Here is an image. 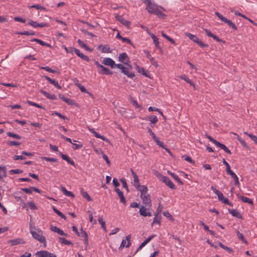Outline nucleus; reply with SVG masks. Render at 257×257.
<instances>
[{
  "label": "nucleus",
  "instance_id": "1",
  "mask_svg": "<svg viewBox=\"0 0 257 257\" xmlns=\"http://www.w3.org/2000/svg\"><path fill=\"white\" fill-rule=\"evenodd\" d=\"M144 2L147 5L146 9L149 13L155 14L161 18H165L166 15L161 11V9L165 11L163 7L158 6L155 3L152 2L151 0H144Z\"/></svg>",
  "mask_w": 257,
  "mask_h": 257
},
{
  "label": "nucleus",
  "instance_id": "2",
  "mask_svg": "<svg viewBox=\"0 0 257 257\" xmlns=\"http://www.w3.org/2000/svg\"><path fill=\"white\" fill-rule=\"evenodd\" d=\"M154 174L160 181L165 183V184L169 188L172 189H174L175 188V185L167 177L163 176L158 171H155Z\"/></svg>",
  "mask_w": 257,
  "mask_h": 257
},
{
  "label": "nucleus",
  "instance_id": "3",
  "mask_svg": "<svg viewBox=\"0 0 257 257\" xmlns=\"http://www.w3.org/2000/svg\"><path fill=\"white\" fill-rule=\"evenodd\" d=\"M33 237L40 242L44 243V247L46 246V242L45 237L42 235V231L40 229H36V230H31L30 231Z\"/></svg>",
  "mask_w": 257,
  "mask_h": 257
},
{
  "label": "nucleus",
  "instance_id": "4",
  "mask_svg": "<svg viewBox=\"0 0 257 257\" xmlns=\"http://www.w3.org/2000/svg\"><path fill=\"white\" fill-rule=\"evenodd\" d=\"M215 14L222 22L227 24L230 27L232 28L234 31L237 30L236 26L231 20H228L218 12H216Z\"/></svg>",
  "mask_w": 257,
  "mask_h": 257
},
{
  "label": "nucleus",
  "instance_id": "5",
  "mask_svg": "<svg viewBox=\"0 0 257 257\" xmlns=\"http://www.w3.org/2000/svg\"><path fill=\"white\" fill-rule=\"evenodd\" d=\"M141 198L142 199L143 204L146 207H150L151 206V200L149 194H141Z\"/></svg>",
  "mask_w": 257,
  "mask_h": 257
},
{
  "label": "nucleus",
  "instance_id": "6",
  "mask_svg": "<svg viewBox=\"0 0 257 257\" xmlns=\"http://www.w3.org/2000/svg\"><path fill=\"white\" fill-rule=\"evenodd\" d=\"M36 255L37 257H56L55 254L50 253L46 250L37 251L36 253Z\"/></svg>",
  "mask_w": 257,
  "mask_h": 257
},
{
  "label": "nucleus",
  "instance_id": "7",
  "mask_svg": "<svg viewBox=\"0 0 257 257\" xmlns=\"http://www.w3.org/2000/svg\"><path fill=\"white\" fill-rule=\"evenodd\" d=\"M187 36L194 42L197 43L201 47H204L205 45L194 35L191 33H187Z\"/></svg>",
  "mask_w": 257,
  "mask_h": 257
},
{
  "label": "nucleus",
  "instance_id": "8",
  "mask_svg": "<svg viewBox=\"0 0 257 257\" xmlns=\"http://www.w3.org/2000/svg\"><path fill=\"white\" fill-rule=\"evenodd\" d=\"M102 64L110 66L111 68L115 67V62L110 58H104L102 60Z\"/></svg>",
  "mask_w": 257,
  "mask_h": 257
},
{
  "label": "nucleus",
  "instance_id": "9",
  "mask_svg": "<svg viewBox=\"0 0 257 257\" xmlns=\"http://www.w3.org/2000/svg\"><path fill=\"white\" fill-rule=\"evenodd\" d=\"M119 61L124 64H127L129 62V58L125 53H122L119 54L118 57Z\"/></svg>",
  "mask_w": 257,
  "mask_h": 257
},
{
  "label": "nucleus",
  "instance_id": "10",
  "mask_svg": "<svg viewBox=\"0 0 257 257\" xmlns=\"http://www.w3.org/2000/svg\"><path fill=\"white\" fill-rule=\"evenodd\" d=\"M131 235H128L126 236V238L125 240H123L121 242V243L120 245L119 248H121L125 246L126 247H128L130 246L131 243Z\"/></svg>",
  "mask_w": 257,
  "mask_h": 257
},
{
  "label": "nucleus",
  "instance_id": "11",
  "mask_svg": "<svg viewBox=\"0 0 257 257\" xmlns=\"http://www.w3.org/2000/svg\"><path fill=\"white\" fill-rule=\"evenodd\" d=\"M145 206H141L140 208V214L141 215L146 216H151L152 213L147 211V209Z\"/></svg>",
  "mask_w": 257,
  "mask_h": 257
},
{
  "label": "nucleus",
  "instance_id": "12",
  "mask_svg": "<svg viewBox=\"0 0 257 257\" xmlns=\"http://www.w3.org/2000/svg\"><path fill=\"white\" fill-rule=\"evenodd\" d=\"M28 24L33 26L35 28H43V27H44L48 26V24H45V23H37L36 22H35V21H32V20L29 21L28 23Z\"/></svg>",
  "mask_w": 257,
  "mask_h": 257
},
{
  "label": "nucleus",
  "instance_id": "13",
  "mask_svg": "<svg viewBox=\"0 0 257 257\" xmlns=\"http://www.w3.org/2000/svg\"><path fill=\"white\" fill-rule=\"evenodd\" d=\"M98 72L99 74H107V75H111L112 72L110 71L108 68L104 67L103 65H101L98 69Z\"/></svg>",
  "mask_w": 257,
  "mask_h": 257
},
{
  "label": "nucleus",
  "instance_id": "14",
  "mask_svg": "<svg viewBox=\"0 0 257 257\" xmlns=\"http://www.w3.org/2000/svg\"><path fill=\"white\" fill-rule=\"evenodd\" d=\"M72 49L74 51L75 54L82 59L85 60L87 62L89 61V58L87 56L81 53L78 49L76 48H72Z\"/></svg>",
  "mask_w": 257,
  "mask_h": 257
},
{
  "label": "nucleus",
  "instance_id": "15",
  "mask_svg": "<svg viewBox=\"0 0 257 257\" xmlns=\"http://www.w3.org/2000/svg\"><path fill=\"white\" fill-rule=\"evenodd\" d=\"M115 17L117 21L121 23L125 26L127 27H129L130 23L128 21L125 20L122 16H119V15H116Z\"/></svg>",
  "mask_w": 257,
  "mask_h": 257
},
{
  "label": "nucleus",
  "instance_id": "16",
  "mask_svg": "<svg viewBox=\"0 0 257 257\" xmlns=\"http://www.w3.org/2000/svg\"><path fill=\"white\" fill-rule=\"evenodd\" d=\"M128 68L124 67L121 72L127 76V77L130 78H133L135 76V74L133 72L129 71V70L132 68V66L128 65Z\"/></svg>",
  "mask_w": 257,
  "mask_h": 257
},
{
  "label": "nucleus",
  "instance_id": "17",
  "mask_svg": "<svg viewBox=\"0 0 257 257\" xmlns=\"http://www.w3.org/2000/svg\"><path fill=\"white\" fill-rule=\"evenodd\" d=\"M44 77L48 80L51 84L53 85L58 89H61V86L59 84L58 82L55 79H52L47 76H44Z\"/></svg>",
  "mask_w": 257,
  "mask_h": 257
},
{
  "label": "nucleus",
  "instance_id": "18",
  "mask_svg": "<svg viewBox=\"0 0 257 257\" xmlns=\"http://www.w3.org/2000/svg\"><path fill=\"white\" fill-rule=\"evenodd\" d=\"M135 188L141 192V194H148V188L145 185H141L140 184L135 187Z\"/></svg>",
  "mask_w": 257,
  "mask_h": 257
},
{
  "label": "nucleus",
  "instance_id": "19",
  "mask_svg": "<svg viewBox=\"0 0 257 257\" xmlns=\"http://www.w3.org/2000/svg\"><path fill=\"white\" fill-rule=\"evenodd\" d=\"M131 172L132 173V174L133 175L134 180H133V185L136 187L139 184H140V181L139 179V177L137 175V174L133 171V169H131Z\"/></svg>",
  "mask_w": 257,
  "mask_h": 257
},
{
  "label": "nucleus",
  "instance_id": "20",
  "mask_svg": "<svg viewBox=\"0 0 257 257\" xmlns=\"http://www.w3.org/2000/svg\"><path fill=\"white\" fill-rule=\"evenodd\" d=\"M97 49L100 50L102 53H111L110 48L108 45H100L98 46Z\"/></svg>",
  "mask_w": 257,
  "mask_h": 257
},
{
  "label": "nucleus",
  "instance_id": "21",
  "mask_svg": "<svg viewBox=\"0 0 257 257\" xmlns=\"http://www.w3.org/2000/svg\"><path fill=\"white\" fill-rule=\"evenodd\" d=\"M211 189L213 190V191L214 192V193L216 194L218 196V199L219 201H222L223 200V199H224V197L223 196V194L220 192L219 191H218V190H217L213 186H212L211 187Z\"/></svg>",
  "mask_w": 257,
  "mask_h": 257
},
{
  "label": "nucleus",
  "instance_id": "22",
  "mask_svg": "<svg viewBox=\"0 0 257 257\" xmlns=\"http://www.w3.org/2000/svg\"><path fill=\"white\" fill-rule=\"evenodd\" d=\"M9 243L11 244L12 246L15 245L19 244H23L24 243V241L23 239L22 238H16L12 240H10L8 241Z\"/></svg>",
  "mask_w": 257,
  "mask_h": 257
},
{
  "label": "nucleus",
  "instance_id": "23",
  "mask_svg": "<svg viewBox=\"0 0 257 257\" xmlns=\"http://www.w3.org/2000/svg\"><path fill=\"white\" fill-rule=\"evenodd\" d=\"M58 96L61 100H63L68 104L72 105L73 104V101L72 99L65 97L63 94H59Z\"/></svg>",
  "mask_w": 257,
  "mask_h": 257
},
{
  "label": "nucleus",
  "instance_id": "24",
  "mask_svg": "<svg viewBox=\"0 0 257 257\" xmlns=\"http://www.w3.org/2000/svg\"><path fill=\"white\" fill-rule=\"evenodd\" d=\"M60 154L62 157V158L65 160L66 161H67V162L73 166H74L75 165V163L69 157H68L67 155H64L63 154H62V153H60Z\"/></svg>",
  "mask_w": 257,
  "mask_h": 257
},
{
  "label": "nucleus",
  "instance_id": "25",
  "mask_svg": "<svg viewBox=\"0 0 257 257\" xmlns=\"http://www.w3.org/2000/svg\"><path fill=\"white\" fill-rule=\"evenodd\" d=\"M237 197L240 200H241L243 202L248 203V204H253V201L249 198L244 197L243 196L237 194Z\"/></svg>",
  "mask_w": 257,
  "mask_h": 257
},
{
  "label": "nucleus",
  "instance_id": "26",
  "mask_svg": "<svg viewBox=\"0 0 257 257\" xmlns=\"http://www.w3.org/2000/svg\"><path fill=\"white\" fill-rule=\"evenodd\" d=\"M72 230H73V231L74 232H75L77 234V235H78V236H83V235H84V237L86 238H87V234H86V232L84 231L82 229L81 230V233H80L78 232V229L76 228V227L75 226H73Z\"/></svg>",
  "mask_w": 257,
  "mask_h": 257
},
{
  "label": "nucleus",
  "instance_id": "27",
  "mask_svg": "<svg viewBox=\"0 0 257 257\" xmlns=\"http://www.w3.org/2000/svg\"><path fill=\"white\" fill-rule=\"evenodd\" d=\"M228 211L233 216L236 217L238 218H240L241 217L240 213L236 209H229Z\"/></svg>",
  "mask_w": 257,
  "mask_h": 257
},
{
  "label": "nucleus",
  "instance_id": "28",
  "mask_svg": "<svg viewBox=\"0 0 257 257\" xmlns=\"http://www.w3.org/2000/svg\"><path fill=\"white\" fill-rule=\"evenodd\" d=\"M227 174L229 175L234 180V183L236 185L239 184L238 178L237 175L231 170L227 173Z\"/></svg>",
  "mask_w": 257,
  "mask_h": 257
},
{
  "label": "nucleus",
  "instance_id": "29",
  "mask_svg": "<svg viewBox=\"0 0 257 257\" xmlns=\"http://www.w3.org/2000/svg\"><path fill=\"white\" fill-rule=\"evenodd\" d=\"M6 169L5 166H0V180L6 177Z\"/></svg>",
  "mask_w": 257,
  "mask_h": 257
},
{
  "label": "nucleus",
  "instance_id": "30",
  "mask_svg": "<svg viewBox=\"0 0 257 257\" xmlns=\"http://www.w3.org/2000/svg\"><path fill=\"white\" fill-rule=\"evenodd\" d=\"M146 119L150 121L151 124H155L158 121L157 117L155 115L148 116Z\"/></svg>",
  "mask_w": 257,
  "mask_h": 257
},
{
  "label": "nucleus",
  "instance_id": "31",
  "mask_svg": "<svg viewBox=\"0 0 257 257\" xmlns=\"http://www.w3.org/2000/svg\"><path fill=\"white\" fill-rule=\"evenodd\" d=\"M61 190L66 196L71 197L72 198L74 197V195L71 192L67 190L65 187H62L61 188Z\"/></svg>",
  "mask_w": 257,
  "mask_h": 257
},
{
  "label": "nucleus",
  "instance_id": "32",
  "mask_svg": "<svg viewBox=\"0 0 257 257\" xmlns=\"http://www.w3.org/2000/svg\"><path fill=\"white\" fill-rule=\"evenodd\" d=\"M208 36L212 37L214 40H216L218 42H221L224 43L225 41L220 39L219 37L216 36L214 33H207Z\"/></svg>",
  "mask_w": 257,
  "mask_h": 257
},
{
  "label": "nucleus",
  "instance_id": "33",
  "mask_svg": "<svg viewBox=\"0 0 257 257\" xmlns=\"http://www.w3.org/2000/svg\"><path fill=\"white\" fill-rule=\"evenodd\" d=\"M216 146H217V147L220 148L221 149L223 150L225 152H226L229 154H231L230 151L224 145L218 142V143L217 144Z\"/></svg>",
  "mask_w": 257,
  "mask_h": 257
},
{
  "label": "nucleus",
  "instance_id": "34",
  "mask_svg": "<svg viewBox=\"0 0 257 257\" xmlns=\"http://www.w3.org/2000/svg\"><path fill=\"white\" fill-rule=\"evenodd\" d=\"M99 223L100 224L101 227L103 229V230L106 231V227L105 226V222L103 220V216H99V218L98 219Z\"/></svg>",
  "mask_w": 257,
  "mask_h": 257
},
{
  "label": "nucleus",
  "instance_id": "35",
  "mask_svg": "<svg viewBox=\"0 0 257 257\" xmlns=\"http://www.w3.org/2000/svg\"><path fill=\"white\" fill-rule=\"evenodd\" d=\"M116 37L117 39L121 40L123 42L131 44V41L130 39H127V38H124V37L121 36L120 35L119 33L117 34Z\"/></svg>",
  "mask_w": 257,
  "mask_h": 257
},
{
  "label": "nucleus",
  "instance_id": "36",
  "mask_svg": "<svg viewBox=\"0 0 257 257\" xmlns=\"http://www.w3.org/2000/svg\"><path fill=\"white\" fill-rule=\"evenodd\" d=\"M179 77L181 79L185 80L187 83H189L191 85H192V86H194V84L192 82V81L191 80H190L189 79V78L186 75H184H184H182L180 76Z\"/></svg>",
  "mask_w": 257,
  "mask_h": 257
},
{
  "label": "nucleus",
  "instance_id": "37",
  "mask_svg": "<svg viewBox=\"0 0 257 257\" xmlns=\"http://www.w3.org/2000/svg\"><path fill=\"white\" fill-rule=\"evenodd\" d=\"M168 173L170 174L174 179L175 180H176L177 182H178L179 184H182V182L181 180V179L179 178L178 175L175 174L174 173H172L170 171H168Z\"/></svg>",
  "mask_w": 257,
  "mask_h": 257
},
{
  "label": "nucleus",
  "instance_id": "38",
  "mask_svg": "<svg viewBox=\"0 0 257 257\" xmlns=\"http://www.w3.org/2000/svg\"><path fill=\"white\" fill-rule=\"evenodd\" d=\"M59 241L62 243V244H66V245H71L72 244V243L71 241L66 239L65 238H63V237H59Z\"/></svg>",
  "mask_w": 257,
  "mask_h": 257
},
{
  "label": "nucleus",
  "instance_id": "39",
  "mask_svg": "<svg viewBox=\"0 0 257 257\" xmlns=\"http://www.w3.org/2000/svg\"><path fill=\"white\" fill-rule=\"evenodd\" d=\"M151 37H152V38L153 40V42H154L156 47L157 48H160V47H159V42L158 39L157 38V37L156 36H155L153 34H152L151 35Z\"/></svg>",
  "mask_w": 257,
  "mask_h": 257
},
{
  "label": "nucleus",
  "instance_id": "40",
  "mask_svg": "<svg viewBox=\"0 0 257 257\" xmlns=\"http://www.w3.org/2000/svg\"><path fill=\"white\" fill-rule=\"evenodd\" d=\"M53 210L58 215H59V216H60L61 217L64 219H66V216L62 212H61L54 206L53 207Z\"/></svg>",
  "mask_w": 257,
  "mask_h": 257
},
{
  "label": "nucleus",
  "instance_id": "41",
  "mask_svg": "<svg viewBox=\"0 0 257 257\" xmlns=\"http://www.w3.org/2000/svg\"><path fill=\"white\" fill-rule=\"evenodd\" d=\"M29 8H35L37 10H43L45 11L46 10V8L41 6L40 5L37 4V5H34L31 6L29 7Z\"/></svg>",
  "mask_w": 257,
  "mask_h": 257
},
{
  "label": "nucleus",
  "instance_id": "42",
  "mask_svg": "<svg viewBox=\"0 0 257 257\" xmlns=\"http://www.w3.org/2000/svg\"><path fill=\"white\" fill-rule=\"evenodd\" d=\"M7 134L9 137H12L16 139L20 140L21 139V136L12 132H7Z\"/></svg>",
  "mask_w": 257,
  "mask_h": 257
},
{
  "label": "nucleus",
  "instance_id": "43",
  "mask_svg": "<svg viewBox=\"0 0 257 257\" xmlns=\"http://www.w3.org/2000/svg\"><path fill=\"white\" fill-rule=\"evenodd\" d=\"M101 154L102 155V157L103 159L106 161V163L109 165L110 164V162L108 158V157L103 153L102 150L100 151Z\"/></svg>",
  "mask_w": 257,
  "mask_h": 257
},
{
  "label": "nucleus",
  "instance_id": "44",
  "mask_svg": "<svg viewBox=\"0 0 257 257\" xmlns=\"http://www.w3.org/2000/svg\"><path fill=\"white\" fill-rule=\"evenodd\" d=\"M27 205L31 209L35 210L37 209L36 204L32 201L27 202Z\"/></svg>",
  "mask_w": 257,
  "mask_h": 257
},
{
  "label": "nucleus",
  "instance_id": "45",
  "mask_svg": "<svg viewBox=\"0 0 257 257\" xmlns=\"http://www.w3.org/2000/svg\"><path fill=\"white\" fill-rule=\"evenodd\" d=\"M219 245L220 247H221L222 248H223V249L224 250H227L228 252H231L232 251V249L224 245H223L222 243H221V242H219Z\"/></svg>",
  "mask_w": 257,
  "mask_h": 257
},
{
  "label": "nucleus",
  "instance_id": "46",
  "mask_svg": "<svg viewBox=\"0 0 257 257\" xmlns=\"http://www.w3.org/2000/svg\"><path fill=\"white\" fill-rule=\"evenodd\" d=\"M93 134L96 138L101 139V140L104 141L108 142V140L107 139H106L103 136H101L98 134L96 132H95V133Z\"/></svg>",
  "mask_w": 257,
  "mask_h": 257
},
{
  "label": "nucleus",
  "instance_id": "47",
  "mask_svg": "<svg viewBox=\"0 0 257 257\" xmlns=\"http://www.w3.org/2000/svg\"><path fill=\"white\" fill-rule=\"evenodd\" d=\"M222 162H223V163L225 165V166H226V173H228V172H229V171H231L229 164L225 161V160L224 159H223Z\"/></svg>",
  "mask_w": 257,
  "mask_h": 257
},
{
  "label": "nucleus",
  "instance_id": "48",
  "mask_svg": "<svg viewBox=\"0 0 257 257\" xmlns=\"http://www.w3.org/2000/svg\"><path fill=\"white\" fill-rule=\"evenodd\" d=\"M156 144L160 147L164 148V144L161 142L157 137L153 139Z\"/></svg>",
  "mask_w": 257,
  "mask_h": 257
},
{
  "label": "nucleus",
  "instance_id": "49",
  "mask_svg": "<svg viewBox=\"0 0 257 257\" xmlns=\"http://www.w3.org/2000/svg\"><path fill=\"white\" fill-rule=\"evenodd\" d=\"M233 134H234V135H236L237 136V139L243 147L246 146V144L245 142L240 137H239L238 135H237L235 133H233Z\"/></svg>",
  "mask_w": 257,
  "mask_h": 257
},
{
  "label": "nucleus",
  "instance_id": "50",
  "mask_svg": "<svg viewBox=\"0 0 257 257\" xmlns=\"http://www.w3.org/2000/svg\"><path fill=\"white\" fill-rule=\"evenodd\" d=\"M41 159L42 160H44L45 161H50V162H55L57 161V159L54 158H48L46 157H41Z\"/></svg>",
  "mask_w": 257,
  "mask_h": 257
},
{
  "label": "nucleus",
  "instance_id": "51",
  "mask_svg": "<svg viewBox=\"0 0 257 257\" xmlns=\"http://www.w3.org/2000/svg\"><path fill=\"white\" fill-rule=\"evenodd\" d=\"M88 213H89V219L90 222L91 223H92L93 224H96V220L93 219L92 213L91 212H90V211H88Z\"/></svg>",
  "mask_w": 257,
  "mask_h": 257
},
{
  "label": "nucleus",
  "instance_id": "52",
  "mask_svg": "<svg viewBox=\"0 0 257 257\" xmlns=\"http://www.w3.org/2000/svg\"><path fill=\"white\" fill-rule=\"evenodd\" d=\"M162 36L165 38L166 39H167V40H168L171 43L173 44H175V41L171 38L170 37H169L168 35H167L166 34V33H162Z\"/></svg>",
  "mask_w": 257,
  "mask_h": 257
},
{
  "label": "nucleus",
  "instance_id": "53",
  "mask_svg": "<svg viewBox=\"0 0 257 257\" xmlns=\"http://www.w3.org/2000/svg\"><path fill=\"white\" fill-rule=\"evenodd\" d=\"M118 195L120 198V201L123 203L125 204L126 203V200L125 197L123 196V194L122 192L119 193V194H118Z\"/></svg>",
  "mask_w": 257,
  "mask_h": 257
},
{
  "label": "nucleus",
  "instance_id": "54",
  "mask_svg": "<svg viewBox=\"0 0 257 257\" xmlns=\"http://www.w3.org/2000/svg\"><path fill=\"white\" fill-rule=\"evenodd\" d=\"M236 234H237V236L238 237V238H239L241 240H242V241H243L244 242L246 243V241L245 239V238L242 233H241L239 231H237L236 232Z\"/></svg>",
  "mask_w": 257,
  "mask_h": 257
},
{
  "label": "nucleus",
  "instance_id": "55",
  "mask_svg": "<svg viewBox=\"0 0 257 257\" xmlns=\"http://www.w3.org/2000/svg\"><path fill=\"white\" fill-rule=\"evenodd\" d=\"M41 69L45 70L48 72H51V73H56V71L55 70H53L51 69L49 67L46 66V67H41Z\"/></svg>",
  "mask_w": 257,
  "mask_h": 257
},
{
  "label": "nucleus",
  "instance_id": "56",
  "mask_svg": "<svg viewBox=\"0 0 257 257\" xmlns=\"http://www.w3.org/2000/svg\"><path fill=\"white\" fill-rule=\"evenodd\" d=\"M23 155H22H22H15L13 157V159L14 160H25L26 158Z\"/></svg>",
  "mask_w": 257,
  "mask_h": 257
},
{
  "label": "nucleus",
  "instance_id": "57",
  "mask_svg": "<svg viewBox=\"0 0 257 257\" xmlns=\"http://www.w3.org/2000/svg\"><path fill=\"white\" fill-rule=\"evenodd\" d=\"M77 86L79 88V89L81 91H82L83 92H85V93H88V91L85 89V88L84 86L82 85L81 84H80L79 83L77 84Z\"/></svg>",
  "mask_w": 257,
  "mask_h": 257
},
{
  "label": "nucleus",
  "instance_id": "58",
  "mask_svg": "<svg viewBox=\"0 0 257 257\" xmlns=\"http://www.w3.org/2000/svg\"><path fill=\"white\" fill-rule=\"evenodd\" d=\"M72 144L73 145V149L74 150H77L83 147V145L81 144H77L72 143Z\"/></svg>",
  "mask_w": 257,
  "mask_h": 257
},
{
  "label": "nucleus",
  "instance_id": "59",
  "mask_svg": "<svg viewBox=\"0 0 257 257\" xmlns=\"http://www.w3.org/2000/svg\"><path fill=\"white\" fill-rule=\"evenodd\" d=\"M120 181H121V183L122 184L123 187L124 188H125L127 190V191H128V186H127V185L125 180L123 178H122L120 179Z\"/></svg>",
  "mask_w": 257,
  "mask_h": 257
},
{
  "label": "nucleus",
  "instance_id": "60",
  "mask_svg": "<svg viewBox=\"0 0 257 257\" xmlns=\"http://www.w3.org/2000/svg\"><path fill=\"white\" fill-rule=\"evenodd\" d=\"M131 102L132 103V104L135 106L137 108H141V106L140 105L138 102H137L136 100H135V99H133V98H131Z\"/></svg>",
  "mask_w": 257,
  "mask_h": 257
},
{
  "label": "nucleus",
  "instance_id": "61",
  "mask_svg": "<svg viewBox=\"0 0 257 257\" xmlns=\"http://www.w3.org/2000/svg\"><path fill=\"white\" fill-rule=\"evenodd\" d=\"M82 195L84 198H86L88 201H90L91 200V197L86 192L82 191Z\"/></svg>",
  "mask_w": 257,
  "mask_h": 257
},
{
  "label": "nucleus",
  "instance_id": "62",
  "mask_svg": "<svg viewBox=\"0 0 257 257\" xmlns=\"http://www.w3.org/2000/svg\"><path fill=\"white\" fill-rule=\"evenodd\" d=\"M206 137L212 142L213 143L214 145H215L216 146L217 145V144L218 143V142H217V141H216L215 140H214L212 137L209 136V135H207L206 136Z\"/></svg>",
  "mask_w": 257,
  "mask_h": 257
},
{
  "label": "nucleus",
  "instance_id": "63",
  "mask_svg": "<svg viewBox=\"0 0 257 257\" xmlns=\"http://www.w3.org/2000/svg\"><path fill=\"white\" fill-rule=\"evenodd\" d=\"M22 190L25 193H28V194L32 193V191H33V189H32V187H31L30 188H23Z\"/></svg>",
  "mask_w": 257,
  "mask_h": 257
},
{
  "label": "nucleus",
  "instance_id": "64",
  "mask_svg": "<svg viewBox=\"0 0 257 257\" xmlns=\"http://www.w3.org/2000/svg\"><path fill=\"white\" fill-rule=\"evenodd\" d=\"M248 137L251 138V139L257 144V137L252 135H248Z\"/></svg>",
  "mask_w": 257,
  "mask_h": 257
}]
</instances>
